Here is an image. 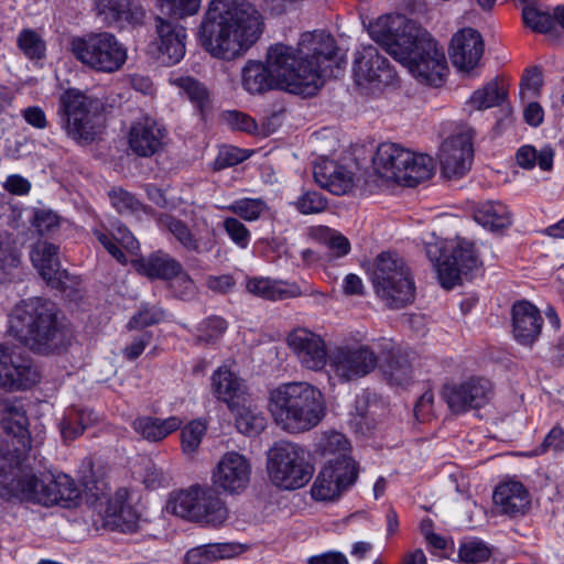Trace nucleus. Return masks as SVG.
Masks as SVG:
<instances>
[{"label": "nucleus", "instance_id": "f257e3e1", "mask_svg": "<svg viewBox=\"0 0 564 564\" xmlns=\"http://www.w3.org/2000/svg\"><path fill=\"white\" fill-rule=\"evenodd\" d=\"M369 35L419 80L440 86L447 63L443 51L430 33L400 14L378 18L369 25Z\"/></svg>", "mask_w": 564, "mask_h": 564}, {"label": "nucleus", "instance_id": "f03ea898", "mask_svg": "<svg viewBox=\"0 0 564 564\" xmlns=\"http://www.w3.org/2000/svg\"><path fill=\"white\" fill-rule=\"evenodd\" d=\"M261 14L245 0H213L200 28V44L213 57L234 61L260 37Z\"/></svg>", "mask_w": 564, "mask_h": 564}, {"label": "nucleus", "instance_id": "7ed1b4c3", "mask_svg": "<svg viewBox=\"0 0 564 564\" xmlns=\"http://www.w3.org/2000/svg\"><path fill=\"white\" fill-rule=\"evenodd\" d=\"M22 452L8 449L0 459V496L43 506L70 507L80 498V489L65 474L36 476L22 468Z\"/></svg>", "mask_w": 564, "mask_h": 564}, {"label": "nucleus", "instance_id": "20e7f679", "mask_svg": "<svg viewBox=\"0 0 564 564\" xmlns=\"http://www.w3.org/2000/svg\"><path fill=\"white\" fill-rule=\"evenodd\" d=\"M10 333L32 350L47 354L63 347L68 332L57 318L55 305L41 297L18 304L9 316Z\"/></svg>", "mask_w": 564, "mask_h": 564}, {"label": "nucleus", "instance_id": "39448f33", "mask_svg": "<svg viewBox=\"0 0 564 564\" xmlns=\"http://www.w3.org/2000/svg\"><path fill=\"white\" fill-rule=\"evenodd\" d=\"M268 406L275 423L290 433L310 431L325 415L322 393L306 382L278 386L270 391Z\"/></svg>", "mask_w": 564, "mask_h": 564}, {"label": "nucleus", "instance_id": "423d86ee", "mask_svg": "<svg viewBox=\"0 0 564 564\" xmlns=\"http://www.w3.org/2000/svg\"><path fill=\"white\" fill-rule=\"evenodd\" d=\"M267 64L276 80V89L305 97L314 96L323 87L321 69L306 63L296 47L276 43L269 47Z\"/></svg>", "mask_w": 564, "mask_h": 564}, {"label": "nucleus", "instance_id": "0eeeda50", "mask_svg": "<svg viewBox=\"0 0 564 564\" xmlns=\"http://www.w3.org/2000/svg\"><path fill=\"white\" fill-rule=\"evenodd\" d=\"M371 281L376 295L391 310L414 301L415 283L411 270L395 251L380 252L375 261Z\"/></svg>", "mask_w": 564, "mask_h": 564}, {"label": "nucleus", "instance_id": "6e6552de", "mask_svg": "<svg viewBox=\"0 0 564 564\" xmlns=\"http://www.w3.org/2000/svg\"><path fill=\"white\" fill-rule=\"evenodd\" d=\"M375 173L384 181H394L413 187L429 180L433 173V160L426 154L415 153L397 143L378 145L372 158Z\"/></svg>", "mask_w": 564, "mask_h": 564}, {"label": "nucleus", "instance_id": "1a4fd4ad", "mask_svg": "<svg viewBox=\"0 0 564 564\" xmlns=\"http://www.w3.org/2000/svg\"><path fill=\"white\" fill-rule=\"evenodd\" d=\"M172 512L205 527H220L229 511L219 494L210 487L192 486L181 490L170 500Z\"/></svg>", "mask_w": 564, "mask_h": 564}, {"label": "nucleus", "instance_id": "9d476101", "mask_svg": "<svg viewBox=\"0 0 564 564\" xmlns=\"http://www.w3.org/2000/svg\"><path fill=\"white\" fill-rule=\"evenodd\" d=\"M101 102L83 91L70 88L59 96L57 116L62 128L76 141H93Z\"/></svg>", "mask_w": 564, "mask_h": 564}, {"label": "nucleus", "instance_id": "9b49d317", "mask_svg": "<svg viewBox=\"0 0 564 564\" xmlns=\"http://www.w3.org/2000/svg\"><path fill=\"white\" fill-rule=\"evenodd\" d=\"M268 473L273 485L294 490L304 487L312 479L314 468L307 462L302 446L282 441L269 451Z\"/></svg>", "mask_w": 564, "mask_h": 564}, {"label": "nucleus", "instance_id": "f8f14e48", "mask_svg": "<svg viewBox=\"0 0 564 564\" xmlns=\"http://www.w3.org/2000/svg\"><path fill=\"white\" fill-rule=\"evenodd\" d=\"M73 52L83 64L102 73L117 72L127 61L126 47L109 32L74 40Z\"/></svg>", "mask_w": 564, "mask_h": 564}, {"label": "nucleus", "instance_id": "ddd939ff", "mask_svg": "<svg viewBox=\"0 0 564 564\" xmlns=\"http://www.w3.org/2000/svg\"><path fill=\"white\" fill-rule=\"evenodd\" d=\"M427 257L445 290L459 285L464 278H471L481 267L476 249H427Z\"/></svg>", "mask_w": 564, "mask_h": 564}, {"label": "nucleus", "instance_id": "4468645a", "mask_svg": "<svg viewBox=\"0 0 564 564\" xmlns=\"http://www.w3.org/2000/svg\"><path fill=\"white\" fill-rule=\"evenodd\" d=\"M378 364L376 352L368 346H339L328 358L330 371L341 382L357 380L369 375Z\"/></svg>", "mask_w": 564, "mask_h": 564}, {"label": "nucleus", "instance_id": "2eb2a0df", "mask_svg": "<svg viewBox=\"0 0 564 564\" xmlns=\"http://www.w3.org/2000/svg\"><path fill=\"white\" fill-rule=\"evenodd\" d=\"M39 380L40 373L28 356L0 345V386L10 390H22L31 388Z\"/></svg>", "mask_w": 564, "mask_h": 564}, {"label": "nucleus", "instance_id": "dca6fc26", "mask_svg": "<svg viewBox=\"0 0 564 564\" xmlns=\"http://www.w3.org/2000/svg\"><path fill=\"white\" fill-rule=\"evenodd\" d=\"M494 394L491 382L482 377H473L459 384L446 386L444 399L454 413L479 409L489 403Z\"/></svg>", "mask_w": 564, "mask_h": 564}, {"label": "nucleus", "instance_id": "f3484780", "mask_svg": "<svg viewBox=\"0 0 564 564\" xmlns=\"http://www.w3.org/2000/svg\"><path fill=\"white\" fill-rule=\"evenodd\" d=\"M251 464L241 454L228 452L217 463L213 471V485L229 495L245 491L250 482Z\"/></svg>", "mask_w": 564, "mask_h": 564}, {"label": "nucleus", "instance_id": "a211bd4d", "mask_svg": "<svg viewBox=\"0 0 564 564\" xmlns=\"http://www.w3.org/2000/svg\"><path fill=\"white\" fill-rule=\"evenodd\" d=\"M357 477L356 464L347 460H344L340 466L325 464L311 488L312 497L319 501L334 500L352 486Z\"/></svg>", "mask_w": 564, "mask_h": 564}, {"label": "nucleus", "instance_id": "6ab92c4d", "mask_svg": "<svg viewBox=\"0 0 564 564\" xmlns=\"http://www.w3.org/2000/svg\"><path fill=\"white\" fill-rule=\"evenodd\" d=\"M300 53L306 63H312L314 68L321 69L323 84L326 77L336 76L334 66L336 62L337 45L335 39L326 32H313L302 34L299 42Z\"/></svg>", "mask_w": 564, "mask_h": 564}, {"label": "nucleus", "instance_id": "aec40b11", "mask_svg": "<svg viewBox=\"0 0 564 564\" xmlns=\"http://www.w3.org/2000/svg\"><path fill=\"white\" fill-rule=\"evenodd\" d=\"M288 345L306 369L318 371L328 362L325 340L307 328H296L288 336Z\"/></svg>", "mask_w": 564, "mask_h": 564}, {"label": "nucleus", "instance_id": "412c9836", "mask_svg": "<svg viewBox=\"0 0 564 564\" xmlns=\"http://www.w3.org/2000/svg\"><path fill=\"white\" fill-rule=\"evenodd\" d=\"M354 77L360 87L379 86L390 84L394 79V73L378 50L368 45L356 53Z\"/></svg>", "mask_w": 564, "mask_h": 564}, {"label": "nucleus", "instance_id": "4be33fe9", "mask_svg": "<svg viewBox=\"0 0 564 564\" xmlns=\"http://www.w3.org/2000/svg\"><path fill=\"white\" fill-rule=\"evenodd\" d=\"M473 143L467 134H457L442 143L440 163L442 173L447 178L464 176L470 169Z\"/></svg>", "mask_w": 564, "mask_h": 564}, {"label": "nucleus", "instance_id": "5701e85b", "mask_svg": "<svg viewBox=\"0 0 564 564\" xmlns=\"http://www.w3.org/2000/svg\"><path fill=\"white\" fill-rule=\"evenodd\" d=\"M165 135V129L155 119L142 117L131 124L128 143L133 153L149 158L163 148Z\"/></svg>", "mask_w": 564, "mask_h": 564}, {"label": "nucleus", "instance_id": "b1692460", "mask_svg": "<svg viewBox=\"0 0 564 564\" xmlns=\"http://www.w3.org/2000/svg\"><path fill=\"white\" fill-rule=\"evenodd\" d=\"M484 53V41L480 33L471 28L456 32L452 39L449 57L453 65L460 72L474 69Z\"/></svg>", "mask_w": 564, "mask_h": 564}, {"label": "nucleus", "instance_id": "393cba45", "mask_svg": "<svg viewBox=\"0 0 564 564\" xmlns=\"http://www.w3.org/2000/svg\"><path fill=\"white\" fill-rule=\"evenodd\" d=\"M155 28L158 33V58L167 66L177 64L185 55V28L161 17L155 19Z\"/></svg>", "mask_w": 564, "mask_h": 564}, {"label": "nucleus", "instance_id": "a878e982", "mask_svg": "<svg viewBox=\"0 0 564 564\" xmlns=\"http://www.w3.org/2000/svg\"><path fill=\"white\" fill-rule=\"evenodd\" d=\"M315 182L334 195H345L355 186L354 173L345 165L328 159L319 160L313 170Z\"/></svg>", "mask_w": 564, "mask_h": 564}, {"label": "nucleus", "instance_id": "bb28decb", "mask_svg": "<svg viewBox=\"0 0 564 564\" xmlns=\"http://www.w3.org/2000/svg\"><path fill=\"white\" fill-rule=\"evenodd\" d=\"M543 325L540 311L528 301L512 306V326L516 340L525 346L532 345L539 337Z\"/></svg>", "mask_w": 564, "mask_h": 564}, {"label": "nucleus", "instance_id": "cd10ccee", "mask_svg": "<svg viewBox=\"0 0 564 564\" xmlns=\"http://www.w3.org/2000/svg\"><path fill=\"white\" fill-rule=\"evenodd\" d=\"M31 261L39 274L55 289H64L70 281L67 270L62 269L56 249H31Z\"/></svg>", "mask_w": 564, "mask_h": 564}, {"label": "nucleus", "instance_id": "c85d7f7f", "mask_svg": "<svg viewBox=\"0 0 564 564\" xmlns=\"http://www.w3.org/2000/svg\"><path fill=\"white\" fill-rule=\"evenodd\" d=\"M131 265L134 270L149 278L169 280L181 273V264L166 253L152 252L149 257L133 256Z\"/></svg>", "mask_w": 564, "mask_h": 564}, {"label": "nucleus", "instance_id": "c756f323", "mask_svg": "<svg viewBox=\"0 0 564 564\" xmlns=\"http://www.w3.org/2000/svg\"><path fill=\"white\" fill-rule=\"evenodd\" d=\"M128 492L119 489L113 497L107 500L104 510V522L112 530L131 531L135 528L139 516L135 510L126 503Z\"/></svg>", "mask_w": 564, "mask_h": 564}, {"label": "nucleus", "instance_id": "7c9ffc66", "mask_svg": "<svg viewBox=\"0 0 564 564\" xmlns=\"http://www.w3.org/2000/svg\"><path fill=\"white\" fill-rule=\"evenodd\" d=\"M494 501L501 512L511 517L523 514L530 505L529 492L519 481L500 484L494 492Z\"/></svg>", "mask_w": 564, "mask_h": 564}, {"label": "nucleus", "instance_id": "2f4dec72", "mask_svg": "<svg viewBox=\"0 0 564 564\" xmlns=\"http://www.w3.org/2000/svg\"><path fill=\"white\" fill-rule=\"evenodd\" d=\"M212 388L216 398L226 402L231 410L239 405L245 393L241 379L226 367H219L213 373Z\"/></svg>", "mask_w": 564, "mask_h": 564}, {"label": "nucleus", "instance_id": "473e14b6", "mask_svg": "<svg viewBox=\"0 0 564 564\" xmlns=\"http://www.w3.org/2000/svg\"><path fill=\"white\" fill-rule=\"evenodd\" d=\"M183 421L178 416L166 419L154 417L150 415L139 416L133 420L132 429L143 440L148 442H160L166 436L177 431Z\"/></svg>", "mask_w": 564, "mask_h": 564}, {"label": "nucleus", "instance_id": "72a5a7b5", "mask_svg": "<svg viewBox=\"0 0 564 564\" xmlns=\"http://www.w3.org/2000/svg\"><path fill=\"white\" fill-rule=\"evenodd\" d=\"M474 219L485 229L499 232L511 225L512 215L503 203L487 200L474 209Z\"/></svg>", "mask_w": 564, "mask_h": 564}, {"label": "nucleus", "instance_id": "f704fd0d", "mask_svg": "<svg viewBox=\"0 0 564 564\" xmlns=\"http://www.w3.org/2000/svg\"><path fill=\"white\" fill-rule=\"evenodd\" d=\"M241 84L250 94H262L276 88V80L272 76L269 65L249 59L241 70Z\"/></svg>", "mask_w": 564, "mask_h": 564}, {"label": "nucleus", "instance_id": "c9c22d12", "mask_svg": "<svg viewBox=\"0 0 564 564\" xmlns=\"http://www.w3.org/2000/svg\"><path fill=\"white\" fill-rule=\"evenodd\" d=\"M247 290L256 296L265 300H284L297 296L301 292L297 285L268 278H251L247 281Z\"/></svg>", "mask_w": 564, "mask_h": 564}, {"label": "nucleus", "instance_id": "e433bc0d", "mask_svg": "<svg viewBox=\"0 0 564 564\" xmlns=\"http://www.w3.org/2000/svg\"><path fill=\"white\" fill-rule=\"evenodd\" d=\"M96 11L107 24L134 22L142 15L138 7L132 8L130 0H97Z\"/></svg>", "mask_w": 564, "mask_h": 564}, {"label": "nucleus", "instance_id": "4c0bfd02", "mask_svg": "<svg viewBox=\"0 0 564 564\" xmlns=\"http://www.w3.org/2000/svg\"><path fill=\"white\" fill-rule=\"evenodd\" d=\"M98 415L88 409H70L65 412L59 422V431L64 441H74L80 436L86 429L94 425Z\"/></svg>", "mask_w": 564, "mask_h": 564}, {"label": "nucleus", "instance_id": "58836bf2", "mask_svg": "<svg viewBox=\"0 0 564 564\" xmlns=\"http://www.w3.org/2000/svg\"><path fill=\"white\" fill-rule=\"evenodd\" d=\"M318 452L327 459L326 464L343 465L344 460L356 464V462L348 455L350 451L349 441L339 432L324 433L318 442Z\"/></svg>", "mask_w": 564, "mask_h": 564}, {"label": "nucleus", "instance_id": "ea45409f", "mask_svg": "<svg viewBox=\"0 0 564 564\" xmlns=\"http://www.w3.org/2000/svg\"><path fill=\"white\" fill-rule=\"evenodd\" d=\"M169 83L178 89L181 96H185L202 111L208 106L209 93L205 85L194 77L172 75Z\"/></svg>", "mask_w": 564, "mask_h": 564}, {"label": "nucleus", "instance_id": "a19ab883", "mask_svg": "<svg viewBox=\"0 0 564 564\" xmlns=\"http://www.w3.org/2000/svg\"><path fill=\"white\" fill-rule=\"evenodd\" d=\"M506 97L507 93L500 87L499 83L491 80L482 88L474 91L468 100V105L476 110L488 109L499 106Z\"/></svg>", "mask_w": 564, "mask_h": 564}, {"label": "nucleus", "instance_id": "79ce46f5", "mask_svg": "<svg viewBox=\"0 0 564 564\" xmlns=\"http://www.w3.org/2000/svg\"><path fill=\"white\" fill-rule=\"evenodd\" d=\"M232 411H236V426L239 432L257 435L265 427V417L256 408L239 404Z\"/></svg>", "mask_w": 564, "mask_h": 564}, {"label": "nucleus", "instance_id": "37998d69", "mask_svg": "<svg viewBox=\"0 0 564 564\" xmlns=\"http://www.w3.org/2000/svg\"><path fill=\"white\" fill-rule=\"evenodd\" d=\"M108 196L112 207L121 215H138L141 212L147 213L145 206L131 193L121 187L112 188L108 193Z\"/></svg>", "mask_w": 564, "mask_h": 564}, {"label": "nucleus", "instance_id": "c03bdc74", "mask_svg": "<svg viewBox=\"0 0 564 564\" xmlns=\"http://www.w3.org/2000/svg\"><path fill=\"white\" fill-rule=\"evenodd\" d=\"M94 235L104 247H132L137 242L133 234L120 223L113 225L109 234L95 229Z\"/></svg>", "mask_w": 564, "mask_h": 564}, {"label": "nucleus", "instance_id": "a18cd8bd", "mask_svg": "<svg viewBox=\"0 0 564 564\" xmlns=\"http://www.w3.org/2000/svg\"><path fill=\"white\" fill-rule=\"evenodd\" d=\"M207 431L202 420H193L181 432L182 449L186 455H193L199 447Z\"/></svg>", "mask_w": 564, "mask_h": 564}, {"label": "nucleus", "instance_id": "49530a36", "mask_svg": "<svg viewBox=\"0 0 564 564\" xmlns=\"http://www.w3.org/2000/svg\"><path fill=\"white\" fill-rule=\"evenodd\" d=\"M227 210L247 221H254L268 209L264 200L260 198H240L226 207Z\"/></svg>", "mask_w": 564, "mask_h": 564}, {"label": "nucleus", "instance_id": "de8ad7c7", "mask_svg": "<svg viewBox=\"0 0 564 564\" xmlns=\"http://www.w3.org/2000/svg\"><path fill=\"white\" fill-rule=\"evenodd\" d=\"M383 373L395 386H405L413 378L412 368L404 357H392L383 366Z\"/></svg>", "mask_w": 564, "mask_h": 564}, {"label": "nucleus", "instance_id": "09e8293b", "mask_svg": "<svg viewBox=\"0 0 564 564\" xmlns=\"http://www.w3.org/2000/svg\"><path fill=\"white\" fill-rule=\"evenodd\" d=\"M164 319V312L150 304H142L138 312L130 318L128 323L129 329H142L148 326H152L161 323Z\"/></svg>", "mask_w": 564, "mask_h": 564}, {"label": "nucleus", "instance_id": "8fccbe9b", "mask_svg": "<svg viewBox=\"0 0 564 564\" xmlns=\"http://www.w3.org/2000/svg\"><path fill=\"white\" fill-rule=\"evenodd\" d=\"M308 237L313 243L327 247H349V240L339 231L327 226H313L308 228Z\"/></svg>", "mask_w": 564, "mask_h": 564}, {"label": "nucleus", "instance_id": "3c124183", "mask_svg": "<svg viewBox=\"0 0 564 564\" xmlns=\"http://www.w3.org/2000/svg\"><path fill=\"white\" fill-rule=\"evenodd\" d=\"M458 555L463 562L475 564L487 561L491 555V551L485 542L475 539L464 542L459 546Z\"/></svg>", "mask_w": 564, "mask_h": 564}, {"label": "nucleus", "instance_id": "603ef678", "mask_svg": "<svg viewBox=\"0 0 564 564\" xmlns=\"http://www.w3.org/2000/svg\"><path fill=\"white\" fill-rule=\"evenodd\" d=\"M20 50L29 58H42L45 54V42L32 30H23L18 37Z\"/></svg>", "mask_w": 564, "mask_h": 564}, {"label": "nucleus", "instance_id": "864d4df0", "mask_svg": "<svg viewBox=\"0 0 564 564\" xmlns=\"http://www.w3.org/2000/svg\"><path fill=\"white\" fill-rule=\"evenodd\" d=\"M524 24L539 33H546L553 29L552 14L540 11L533 7H524L522 10Z\"/></svg>", "mask_w": 564, "mask_h": 564}, {"label": "nucleus", "instance_id": "5fc2aeb1", "mask_svg": "<svg viewBox=\"0 0 564 564\" xmlns=\"http://www.w3.org/2000/svg\"><path fill=\"white\" fill-rule=\"evenodd\" d=\"M200 0H161V11L172 18L180 19L195 14Z\"/></svg>", "mask_w": 564, "mask_h": 564}, {"label": "nucleus", "instance_id": "6e6d98bb", "mask_svg": "<svg viewBox=\"0 0 564 564\" xmlns=\"http://www.w3.org/2000/svg\"><path fill=\"white\" fill-rule=\"evenodd\" d=\"M295 206L301 214H318L326 208L327 200L318 192H305L297 198Z\"/></svg>", "mask_w": 564, "mask_h": 564}, {"label": "nucleus", "instance_id": "4d7b16f0", "mask_svg": "<svg viewBox=\"0 0 564 564\" xmlns=\"http://www.w3.org/2000/svg\"><path fill=\"white\" fill-rule=\"evenodd\" d=\"M158 221L162 229L169 230L182 245L191 241V232L184 223L167 214H162Z\"/></svg>", "mask_w": 564, "mask_h": 564}, {"label": "nucleus", "instance_id": "13d9d810", "mask_svg": "<svg viewBox=\"0 0 564 564\" xmlns=\"http://www.w3.org/2000/svg\"><path fill=\"white\" fill-rule=\"evenodd\" d=\"M246 159L243 152L236 147H224L220 149L215 162V170H224L234 166Z\"/></svg>", "mask_w": 564, "mask_h": 564}, {"label": "nucleus", "instance_id": "bf43d9fd", "mask_svg": "<svg viewBox=\"0 0 564 564\" xmlns=\"http://www.w3.org/2000/svg\"><path fill=\"white\" fill-rule=\"evenodd\" d=\"M224 228L235 243L241 246L248 245L250 232L247 227L237 218H226L224 220Z\"/></svg>", "mask_w": 564, "mask_h": 564}, {"label": "nucleus", "instance_id": "052dcab7", "mask_svg": "<svg viewBox=\"0 0 564 564\" xmlns=\"http://www.w3.org/2000/svg\"><path fill=\"white\" fill-rule=\"evenodd\" d=\"M228 124L237 130L248 133H256L258 131L257 122L246 113L239 111H228L225 115Z\"/></svg>", "mask_w": 564, "mask_h": 564}, {"label": "nucleus", "instance_id": "680f3d73", "mask_svg": "<svg viewBox=\"0 0 564 564\" xmlns=\"http://www.w3.org/2000/svg\"><path fill=\"white\" fill-rule=\"evenodd\" d=\"M541 86L542 77L540 70L538 68L529 69L522 78L520 95L523 99L528 95H530L529 97H533L539 93Z\"/></svg>", "mask_w": 564, "mask_h": 564}, {"label": "nucleus", "instance_id": "e2e57ef3", "mask_svg": "<svg viewBox=\"0 0 564 564\" xmlns=\"http://www.w3.org/2000/svg\"><path fill=\"white\" fill-rule=\"evenodd\" d=\"M32 224L43 235L58 226V216L52 210L39 209L34 213Z\"/></svg>", "mask_w": 564, "mask_h": 564}, {"label": "nucleus", "instance_id": "0e129e2a", "mask_svg": "<svg viewBox=\"0 0 564 564\" xmlns=\"http://www.w3.org/2000/svg\"><path fill=\"white\" fill-rule=\"evenodd\" d=\"M23 119L35 129H45L47 119L43 109L39 106H30L21 110Z\"/></svg>", "mask_w": 564, "mask_h": 564}, {"label": "nucleus", "instance_id": "69168bd1", "mask_svg": "<svg viewBox=\"0 0 564 564\" xmlns=\"http://www.w3.org/2000/svg\"><path fill=\"white\" fill-rule=\"evenodd\" d=\"M3 187L11 194L25 195L31 189V183L23 176L13 174L7 177Z\"/></svg>", "mask_w": 564, "mask_h": 564}, {"label": "nucleus", "instance_id": "338daca9", "mask_svg": "<svg viewBox=\"0 0 564 564\" xmlns=\"http://www.w3.org/2000/svg\"><path fill=\"white\" fill-rule=\"evenodd\" d=\"M307 564H349L345 554L338 551L324 552L307 558Z\"/></svg>", "mask_w": 564, "mask_h": 564}, {"label": "nucleus", "instance_id": "774afa93", "mask_svg": "<svg viewBox=\"0 0 564 564\" xmlns=\"http://www.w3.org/2000/svg\"><path fill=\"white\" fill-rule=\"evenodd\" d=\"M564 445V431L561 427H553L547 435L544 437L543 443L541 444V451L539 452L544 453L549 449H561Z\"/></svg>", "mask_w": 564, "mask_h": 564}]
</instances>
